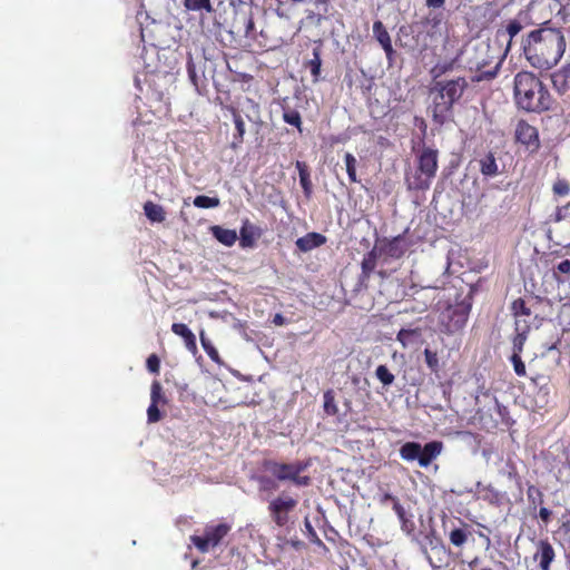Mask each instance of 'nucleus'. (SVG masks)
Instances as JSON below:
<instances>
[{
    "instance_id": "nucleus-1",
    "label": "nucleus",
    "mask_w": 570,
    "mask_h": 570,
    "mask_svg": "<svg viewBox=\"0 0 570 570\" xmlns=\"http://www.w3.org/2000/svg\"><path fill=\"white\" fill-rule=\"evenodd\" d=\"M566 47L560 29L541 27L528 35L523 41V53L533 68L549 70L560 61Z\"/></svg>"
},
{
    "instance_id": "nucleus-2",
    "label": "nucleus",
    "mask_w": 570,
    "mask_h": 570,
    "mask_svg": "<svg viewBox=\"0 0 570 570\" xmlns=\"http://www.w3.org/2000/svg\"><path fill=\"white\" fill-rule=\"evenodd\" d=\"M514 101L519 109L541 114L552 109L554 102L544 83L530 71H520L513 81Z\"/></svg>"
},
{
    "instance_id": "nucleus-3",
    "label": "nucleus",
    "mask_w": 570,
    "mask_h": 570,
    "mask_svg": "<svg viewBox=\"0 0 570 570\" xmlns=\"http://www.w3.org/2000/svg\"><path fill=\"white\" fill-rule=\"evenodd\" d=\"M468 81L464 77L434 81L430 89L432 120L442 126L453 117V107L462 98Z\"/></svg>"
},
{
    "instance_id": "nucleus-4",
    "label": "nucleus",
    "mask_w": 570,
    "mask_h": 570,
    "mask_svg": "<svg viewBox=\"0 0 570 570\" xmlns=\"http://www.w3.org/2000/svg\"><path fill=\"white\" fill-rule=\"evenodd\" d=\"M311 466V459L294 462H278L275 460H264L263 468L273 478L262 476L259 479L261 489L276 490L278 482H291L295 487H308L312 483L309 475L303 474Z\"/></svg>"
},
{
    "instance_id": "nucleus-5",
    "label": "nucleus",
    "mask_w": 570,
    "mask_h": 570,
    "mask_svg": "<svg viewBox=\"0 0 570 570\" xmlns=\"http://www.w3.org/2000/svg\"><path fill=\"white\" fill-rule=\"evenodd\" d=\"M503 56L487 41H479L466 49V66L474 72L472 81H490L500 70Z\"/></svg>"
},
{
    "instance_id": "nucleus-6",
    "label": "nucleus",
    "mask_w": 570,
    "mask_h": 570,
    "mask_svg": "<svg viewBox=\"0 0 570 570\" xmlns=\"http://www.w3.org/2000/svg\"><path fill=\"white\" fill-rule=\"evenodd\" d=\"M439 168V150L424 146L416 153L413 171L405 174L409 190L424 191L431 187Z\"/></svg>"
},
{
    "instance_id": "nucleus-7",
    "label": "nucleus",
    "mask_w": 570,
    "mask_h": 570,
    "mask_svg": "<svg viewBox=\"0 0 570 570\" xmlns=\"http://www.w3.org/2000/svg\"><path fill=\"white\" fill-rule=\"evenodd\" d=\"M441 441H431L421 445L417 442H406L400 448V456L404 461H417L421 468H428L443 451Z\"/></svg>"
},
{
    "instance_id": "nucleus-8",
    "label": "nucleus",
    "mask_w": 570,
    "mask_h": 570,
    "mask_svg": "<svg viewBox=\"0 0 570 570\" xmlns=\"http://www.w3.org/2000/svg\"><path fill=\"white\" fill-rule=\"evenodd\" d=\"M470 311L471 304L465 301L448 305L438 318L440 331L445 334L460 332L468 322Z\"/></svg>"
},
{
    "instance_id": "nucleus-9",
    "label": "nucleus",
    "mask_w": 570,
    "mask_h": 570,
    "mask_svg": "<svg viewBox=\"0 0 570 570\" xmlns=\"http://www.w3.org/2000/svg\"><path fill=\"white\" fill-rule=\"evenodd\" d=\"M298 505V499L283 491L269 500L267 511L271 520L279 528L287 527L291 515Z\"/></svg>"
},
{
    "instance_id": "nucleus-10",
    "label": "nucleus",
    "mask_w": 570,
    "mask_h": 570,
    "mask_svg": "<svg viewBox=\"0 0 570 570\" xmlns=\"http://www.w3.org/2000/svg\"><path fill=\"white\" fill-rule=\"evenodd\" d=\"M230 530L232 527L228 523H209L205 525L202 535L194 534L190 537V541L200 553H206L220 544Z\"/></svg>"
},
{
    "instance_id": "nucleus-11",
    "label": "nucleus",
    "mask_w": 570,
    "mask_h": 570,
    "mask_svg": "<svg viewBox=\"0 0 570 570\" xmlns=\"http://www.w3.org/2000/svg\"><path fill=\"white\" fill-rule=\"evenodd\" d=\"M515 141L525 147V149L533 154L540 149V138L537 127L530 125L527 120H519L514 130Z\"/></svg>"
},
{
    "instance_id": "nucleus-12",
    "label": "nucleus",
    "mask_w": 570,
    "mask_h": 570,
    "mask_svg": "<svg viewBox=\"0 0 570 570\" xmlns=\"http://www.w3.org/2000/svg\"><path fill=\"white\" fill-rule=\"evenodd\" d=\"M556 559V551L548 539H540L535 543L533 560L539 563L540 570H551V564Z\"/></svg>"
},
{
    "instance_id": "nucleus-13",
    "label": "nucleus",
    "mask_w": 570,
    "mask_h": 570,
    "mask_svg": "<svg viewBox=\"0 0 570 570\" xmlns=\"http://www.w3.org/2000/svg\"><path fill=\"white\" fill-rule=\"evenodd\" d=\"M263 230L252 224L248 218L243 220L239 230V245L243 248H253L256 244V239L259 238Z\"/></svg>"
},
{
    "instance_id": "nucleus-14",
    "label": "nucleus",
    "mask_w": 570,
    "mask_h": 570,
    "mask_svg": "<svg viewBox=\"0 0 570 570\" xmlns=\"http://www.w3.org/2000/svg\"><path fill=\"white\" fill-rule=\"evenodd\" d=\"M326 240L327 239L324 235L316 232H311L303 237L297 238L295 245L301 252L306 253L314 248L321 247L326 243Z\"/></svg>"
},
{
    "instance_id": "nucleus-15",
    "label": "nucleus",
    "mask_w": 570,
    "mask_h": 570,
    "mask_svg": "<svg viewBox=\"0 0 570 570\" xmlns=\"http://www.w3.org/2000/svg\"><path fill=\"white\" fill-rule=\"evenodd\" d=\"M554 90L564 95L570 89V65L563 66L551 75Z\"/></svg>"
},
{
    "instance_id": "nucleus-16",
    "label": "nucleus",
    "mask_w": 570,
    "mask_h": 570,
    "mask_svg": "<svg viewBox=\"0 0 570 570\" xmlns=\"http://www.w3.org/2000/svg\"><path fill=\"white\" fill-rule=\"evenodd\" d=\"M171 331L174 334L180 336L184 340L186 348L191 353L196 354L198 352L197 342L195 334L188 328V326L184 323H174L171 325Z\"/></svg>"
},
{
    "instance_id": "nucleus-17",
    "label": "nucleus",
    "mask_w": 570,
    "mask_h": 570,
    "mask_svg": "<svg viewBox=\"0 0 570 570\" xmlns=\"http://www.w3.org/2000/svg\"><path fill=\"white\" fill-rule=\"evenodd\" d=\"M373 33L375 39L379 41V43L385 51L387 58H391V56L394 53V50L392 47L390 33L382 21L377 20L373 23Z\"/></svg>"
},
{
    "instance_id": "nucleus-18",
    "label": "nucleus",
    "mask_w": 570,
    "mask_h": 570,
    "mask_svg": "<svg viewBox=\"0 0 570 570\" xmlns=\"http://www.w3.org/2000/svg\"><path fill=\"white\" fill-rule=\"evenodd\" d=\"M295 167L298 171L299 184L302 186L304 196L309 199L313 194V183L311 179L309 167L305 161L297 160Z\"/></svg>"
},
{
    "instance_id": "nucleus-19",
    "label": "nucleus",
    "mask_w": 570,
    "mask_h": 570,
    "mask_svg": "<svg viewBox=\"0 0 570 570\" xmlns=\"http://www.w3.org/2000/svg\"><path fill=\"white\" fill-rule=\"evenodd\" d=\"M530 330H531L530 318H528V317L514 318V332H515V334L512 337V344L524 345L527 340H528V335L530 333Z\"/></svg>"
},
{
    "instance_id": "nucleus-20",
    "label": "nucleus",
    "mask_w": 570,
    "mask_h": 570,
    "mask_svg": "<svg viewBox=\"0 0 570 570\" xmlns=\"http://www.w3.org/2000/svg\"><path fill=\"white\" fill-rule=\"evenodd\" d=\"M478 163L483 176L494 177L500 173L497 158L492 151L487 153Z\"/></svg>"
},
{
    "instance_id": "nucleus-21",
    "label": "nucleus",
    "mask_w": 570,
    "mask_h": 570,
    "mask_svg": "<svg viewBox=\"0 0 570 570\" xmlns=\"http://www.w3.org/2000/svg\"><path fill=\"white\" fill-rule=\"evenodd\" d=\"M210 233L220 244L225 246H233L238 238L236 230L224 228L219 225L212 226Z\"/></svg>"
},
{
    "instance_id": "nucleus-22",
    "label": "nucleus",
    "mask_w": 570,
    "mask_h": 570,
    "mask_svg": "<svg viewBox=\"0 0 570 570\" xmlns=\"http://www.w3.org/2000/svg\"><path fill=\"white\" fill-rule=\"evenodd\" d=\"M461 524L462 527L453 528L448 534L451 544L454 547L464 546L471 535V532L469 531L470 525L463 521H461Z\"/></svg>"
},
{
    "instance_id": "nucleus-23",
    "label": "nucleus",
    "mask_w": 570,
    "mask_h": 570,
    "mask_svg": "<svg viewBox=\"0 0 570 570\" xmlns=\"http://www.w3.org/2000/svg\"><path fill=\"white\" fill-rule=\"evenodd\" d=\"M144 212L146 217L154 223H163L166 219L165 209L158 205L148 200L144 204Z\"/></svg>"
},
{
    "instance_id": "nucleus-24",
    "label": "nucleus",
    "mask_w": 570,
    "mask_h": 570,
    "mask_svg": "<svg viewBox=\"0 0 570 570\" xmlns=\"http://www.w3.org/2000/svg\"><path fill=\"white\" fill-rule=\"evenodd\" d=\"M405 250L406 248L403 244L402 236H396L392 238L384 246L385 255H387L391 258H401L404 255Z\"/></svg>"
},
{
    "instance_id": "nucleus-25",
    "label": "nucleus",
    "mask_w": 570,
    "mask_h": 570,
    "mask_svg": "<svg viewBox=\"0 0 570 570\" xmlns=\"http://www.w3.org/2000/svg\"><path fill=\"white\" fill-rule=\"evenodd\" d=\"M523 347L524 345H520V344H512V355L510 357V361L513 365V370H514V373L518 375V376H525L527 375V370H525V365L521 358V354L523 352Z\"/></svg>"
},
{
    "instance_id": "nucleus-26",
    "label": "nucleus",
    "mask_w": 570,
    "mask_h": 570,
    "mask_svg": "<svg viewBox=\"0 0 570 570\" xmlns=\"http://www.w3.org/2000/svg\"><path fill=\"white\" fill-rule=\"evenodd\" d=\"M306 68L309 69L311 75L313 77V81L317 82L321 78V67H322V59H321V48L316 47L313 49V58L309 59L304 63Z\"/></svg>"
},
{
    "instance_id": "nucleus-27",
    "label": "nucleus",
    "mask_w": 570,
    "mask_h": 570,
    "mask_svg": "<svg viewBox=\"0 0 570 570\" xmlns=\"http://www.w3.org/2000/svg\"><path fill=\"white\" fill-rule=\"evenodd\" d=\"M376 261H377V254H376L375 249L370 250L363 257L362 263H361V268H362L361 277H362V279H368L370 278L372 272L376 267Z\"/></svg>"
},
{
    "instance_id": "nucleus-28",
    "label": "nucleus",
    "mask_w": 570,
    "mask_h": 570,
    "mask_svg": "<svg viewBox=\"0 0 570 570\" xmlns=\"http://www.w3.org/2000/svg\"><path fill=\"white\" fill-rule=\"evenodd\" d=\"M199 338H200V344H202L204 351L206 352V354L208 355V357L214 363L220 365L223 363L220 355H219L217 348L210 342V340L206 336L204 331H200Z\"/></svg>"
},
{
    "instance_id": "nucleus-29",
    "label": "nucleus",
    "mask_w": 570,
    "mask_h": 570,
    "mask_svg": "<svg viewBox=\"0 0 570 570\" xmlns=\"http://www.w3.org/2000/svg\"><path fill=\"white\" fill-rule=\"evenodd\" d=\"M393 510L401 522L402 530L407 533L412 532L414 529V523L411 518H409L404 507L400 502H395Z\"/></svg>"
},
{
    "instance_id": "nucleus-30",
    "label": "nucleus",
    "mask_w": 570,
    "mask_h": 570,
    "mask_svg": "<svg viewBox=\"0 0 570 570\" xmlns=\"http://www.w3.org/2000/svg\"><path fill=\"white\" fill-rule=\"evenodd\" d=\"M527 497L529 501V505L532 509H537L538 507H542L544 503V494L543 492L535 485L531 484L527 489Z\"/></svg>"
},
{
    "instance_id": "nucleus-31",
    "label": "nucleus",
    "mask_w": 570,
    "mask_h": 570,
    "mask_svg": "<svg viewBox=\"0 0 570 570\" xmlns=\"http://www.w3.org/2000/svg\"><path fill=\"white\" fill-rule=\"evenodd\" d=\"M283 120L288 124V125H292L294 127H296L298 129L299 132H302V117H301V114L294 109V108H291V107H284L283 108Z\"/></svg>"
},
{
    "instance_id": "nucleus-32",
    "label": "nucleus",
    "mask_w": 570,
    "mask_h": 570,
    "mask_svg": "<svg viewBox=\"0 0 570 570\" xmlns=\"http://www.w3.org/2000/svg\"><path fill=\"white\" fill-rule=\"evenodd\" d=\"M511 312L514 318L528 317L531 318V309L527 306L523 298H517L511 304Z\"/></svg>"
},
{
    "instance_id": "nucleus-33",
    "label": "nucleus",
    "mask_w": 570,
    "mask_h": 570,
    "mask_svg": "<svg viewBox=\"0 0 570 570\" xmlns=\"http://www.w3.org/2000/svg\"><path fill=\"white\" fill-rule=\"evenodd\" d=\"M184 6L191 11L205 10L208 13L214 11L210 0H184Z\"/></svg>"
},
{
    "instance_id": "nucleus-34",
    "label": "nucleus",
    "mask_w": 570,
    "mask_h": 570,
    "mask_svg": "<svg viewBox=\"0 0 570 570\" xmlns=\"http://www.w3.org/2000/svg\"><path fill=\"white\" fill-rule=\"evenodd\" d=\"M344 161L346 166V173L348 175L351 183H357V176H356V166L357 161L353 154L346 153L344 155Z\"/></svg>"
},
{
    "instance_id": "nucleus-35",
    "label": "nucleus",
    "mask_w": 570,
    "mask_h": 570,
    "mask_svg": "<svg viewBox=\"0 0 570 570\" xmlns=\"http://www.w3.org/2000/svg\"><path fill=\"white\" fill-rule=\"evenodd\" d=\"M219 204L220 200L218 197L198 195L194 198V205L198 208H215L218 207Z\"/></svg>"
},
{
    "instance_id": "nucleus-36",
    "label": "nucleus",
    "mask_w": 570,
    "mask_h": 570,
    "mask_svg": "<svg viewBox=\"0 0 570 570\" xmlns=\"http://www.w3.org/2000/svg\"><path fill=\"white\" fill-rule=\"evenodd\" d=\"M375 376L384 386L391 385L395 380L394 374L383 364L376 367Z\"/></svg>"
},
{
    "instance_id": "nucleus-37",
    "label": "nucleus",
    "mask_w": 570,
    "mask_h": 570,
    "mask_svg": "<svg viewBox=\"0 0 570 570\" xmlns=\"http://www.w3.org/2000/svg\"><path fill=\"white\" fill-rule=\"evenodd\" d=\"M150 402L156 404H166L167 397L164 394L163 386L158 381H154L150 387Z\"/></svg>"
},
{
    "instance_id": "nucleus-38",
    "label": "nucleus",
    "mask_w": 570,
    "mask_h": 570,
    "mask_svg": "<svg viewBox=\"0 0 570 570\" xmlns=\"http://www.w3.org/2000/svg\"><path fill=\"white\" fill-rule=\"evenodd\" d=\"M424 358H425V363H426L428 367L431 370V372L438 373L439 367H440L438 353L430 348H425L424 350Z\"/></svg>"
},
{
    "instance_id": "nucleus-39",
    "label": "nucleus",
    "mask_w": 570,
    "mask_h": 570,
    "mask_svg": "<svg viewBox=\"0 0 570 570\" xmlns=\"http://www.w3.org/2000/svg\"><path fill=\"white\" fill-rule=\"evenodd\" d=\"M233 120L236 128V135L235 138L238 139L239 142L243 141L244 135H245V122L239 112L236 110H233Z\"/></svg>"
},
{
    "instance_id": "nucleus-40",
    "label": "nucleus",
    "mask_w": 570,
    "mask_h": 570,
    "mask_svg": "<svg viewBox=\"0 0 570 570\" xmlns=\"http://www.w3.org/2000/svg\"><path fill=\"white\" fill-rule=\"evenodd\" d=\"M324 410L327 414L335 415L337 413V406L332 390L324 393Z\"/></svg>"
},
{
    "instance_id": "nucleus-41",
    "label": "nucleus",
    "mask_w": 570,
    "mask_h": 570,
    "mask_svg": "<svg viewBox=\"0 0 570 570\" xmlns=\"http://www.w3.org/2000/svg\"><path fill=\"white\" fill-rule=\"evenodd\" d=\"M552 191L557 196H567L570 193V185L566 179H557L553 183Z\"/></svg>"
},
{
    "instance_id": "nucleus-42",
    "label": "nucleus",
    "mask_w": 570,
    "mask_h": 570,
    "mask_svg": "<svg viewBox=\"0 0 570 570\" xmlns=\"http://www.w3.org/2000/svg\"><path fill=\"white\" fill-rule=\"evenodd\" d=\"M522 24L518 20H511L507 24L505 32L509 36L508 48L510 47L512 39L522 30Z\"/></svg>"
},
{
    "instance_id": "nucleus-43",
    "label": "nucleus",
    "mask_w": 570,
    "mask_h": 570,
    "mask_svg": "<svg viewBox=\"0 0 570 570\" xmlns=\"http://www.w3.org/2000/svg\"><path fill=\"white\" fill-rule=\"evenodd\" d=\"M159 404L151 403L147 409V421L148 423H157L163 419V414L159 410Z\"/></svg>"
},
{
    "instance_id": "nucleus-44",
    "label": "nucleus",
    "mask_w": 570,
    "mask_h": 570,
    "mask_svg": "<svg viewBox=\"0 0 570 570\" xmlns=\"http://www.w3.org/2000/svg\"><path fill=\"white\" fill-rule=\"evenodd\" d=\"M147 370L150 373L158 374L160 370V360L156 354H150L146 361Z\"/></svg>"
},
{
    "instance_id": "nucleus-45",
    "label": "nucleus",
    "mask_w": 570,
    "mask_h": 570,
    "mask_svg": "<svg viewBox=\"0 0 570 570\" xmlns=\"http://www.w3.org/2000/svg\"><path fill=\"white\" fill-rule=\"evenodd\" d=\"M560 530L564 533H570V510H566L561 515Z\"/></svg>"
},
{
    "instance_id": "nucleus-46",
    "label": "nucleus",
    "mask_w": 570,
    "mask_h": 570,
    "mask_svg": "<svg viewBox=\"0 0 570 570\" xmlns=\"http://www.w3.org/2000/svg\"><path fill=\"white\" fill-rule=\"evenodd\" d=\"M539 518L544 525H548L552 518V511L546 507H540Z\"/></svg>"
},
{
    "instance_id": "nucleus-47",
    "label": "nucleus",
    "mask_w": 570,
    "mask_h": 570,
    "mask_svg": "<svg viewBox=\"0 0 570 570\" xmlns=\"http://www.w3.org/2000/svg\"><path fill=\"white\" fill-rule=\"evenodd\" d=\"M284 546H289L295 550H302L305 547V543L298 538L286 540Z\"/></svg>"
},
{
    "instance_id": "nucleus-48",
    "label": "nucleus",
    "mask_w": 570,
    "mask_h": 570,
    "mask_svg": "<svg viewBox=\"0 0 570 570\" xmlns=\"http://www.w3.org/2000/svg\"><path fill=\"white\" fill-rule=\"evenodd\" d=\"M557 271L562 274L570 275V259H564L560 262L557 266Z\"/></svg>"
},
{
    "instance_id": "nucleus-49",
    "label": "nucleus",
    "mask_w": 570,
    "mask_h": 570,
    "mask_svg": "<svg viewBox=\"0 0 570 570\" xmlns=\"http://www.w3.org/2000/svg\"><path fill=\"white\" fill-rule=\"evenodd\" d=\"M187 71H188L189 78L196 85L197 76H196L195 66H194L191 60H189L188 63H187Z\"/></svg>"
},
{
    "instance_id": "nucleus-50",
    "label": "nucleus",
    "mask_w": 570,
    "mask_h": 570,
    "mask_svg": "<svg viewBox=\"0 0 570 570\" xmlns=\"http://www.w3.org/2000/svg\"><path fill=\"white\" fill-rule=\"evenodd\" d=\"M389 501H391L393 505L395 504V502H400L399 499L391 493H384L380 499V502L382 504H385Z\"/></svg>"
},
{
    "instance_id": "nucleus-51",
    "label": "nucleus",
    "mask_w": 570,
    "mask_h": 570,
    "mask_svg": "<svg viewBox=\"0 0 570 570\" xmlns=\"http://www.w3.org/2000/svg\"><path fill=\"white\" fill-rule=\"evenodd\" d=\"M445 3V0H426V6L429 8L439 9L442 8Z\"/></svg>"
},
{
    "instance_id": "nucleus-52",
    "label": "nucleus",
    "mask_w": 570,
    "mask_h": 570,
    "mask_svg": "<svg viewBox=\"0 0 570 570\" xmlns=\"http://www.w3.org/2000/svg\"><path fill=\"white\" fill-rule=\"evenodd\" d=\"M273 323H274L276 326H283V325H285L287 322H286V318H285L282 314L277 313V314H275V315H274V317H273Z\"/></svg>"
},
{
    "instance_id": "nucleus-53",
    "label": "nucleus",
    "mask_w": 570,
    "mask_h": 570,
    "mask_svg": "<svg viewBox=\"0 0 570 570\" xmlns=\"http://www.w3.org/2000/svg\"><path fill=\"white\" fill-rule=\"evenodd\" d=\"M254 20L252 17H248L247 18V21H246V29H245V35L246 36H249L253 31H254Z\"/></svg>"
},
{
    "instance_id": "nucleus-54",
    "label": "nucleus",
    "mask_w": 570,
    "mask_h": 570,
    "mask_svg": "<svg viewBox=\"0 0 570 570\" xmlns=\"http://www.w3.org/2000/svg\"><path fill=\"white\" fill-rule=\"evenodd\" d=\"M441 20H442V16L439 13V14L433 16L431 19H429V22L432 23L433 28H435L441 23Z\"/></svg>"
},
{
    "instance_id": "nucleus-55",
    "label": "nucleus",
    "mask_w": 570,
    "mask_h": 570,
    "mask_svg": "<svg viewBox=\"0 0 570 570\" xmlns=\"http://www.w3.org/2000/svg\"><path fill=\"white\" fill-rule=\"evenodd\" d=\"M305 525H306V528H307V531H309V533H311L314 538H316L317 542H318V543H322V541L318 539V537H317L316 532L314 531V529H313V527L311 525V523H309V521H308V520H305Z\"/></svg>"
},
{
    "instance_id": "nucleus-56",
    "label": "nucleus",
    "mask_w": 570,
    "mask_h": 570,
    "mask_svg": "<svg viewBox=\"0 0 570 570\" xmlns=\"http://www.w3.org/2000/svg\"><path fill=\"white\" fill-rule=\"evenodd\" d=\"M487 491H489L495 500H499L500 493L497 490H494L492 487H488Z\"/></svg>"
},
{
    "instance_id": "nucleus-57",
    "label": "nucleus",
    "mask_w": 570,
    "mask_h": 570,
    "mask_svg": "<svg viewBox=\"0 0 570 570\" xmlns=\"http://www.w3.org/2000/svg\"><path fill=\"white\" fill-rule=\"evenodd\" d=\"M478 561H479V558H478V557H475L473 560H471V561L469 562V567H470V568H474V567L478 564Z\"/></svg>"
},
{
    "instance_id": "nucleus-58",
    "label": "nucleus",
    "mask_w": 570,
    "mask_h": 570,
    "mask_svg": "<svg viewBox=\"0 0 570 570\" xmlns=\"http://www.w3.org/2000/svg\"><path fill=\"white\" fill-rule=\"evenodd\" d=\"M456 434L458 435H462V436H464V435H472L471 432H466V431H458Z\"/></svg>"
},
{
    "instance_id": "nucleus-59",
    "label": "nucleus",
    "mask_w": 570,
    "mask_h": 570,
    "mask_svg": "<svg viewBox=\"0 0 570 570\" xmlns=\"http://www.w3.org/2000/svg\"><path fill=\"white\" fill-rule=\"evenodd\" d=\"M562 218L561 216V208L558 209L557 212V220H560Z\"/></svg>"
},
{
    "instance_id": "nucleus-60",
    "label": "nucleus",
    "mask_w": 570,
    "mask_h": 570,
    "mask_svg": "<svg viewBox=\"0 0 570 570\" xmlns=\"http://www.w3.org/2000/svg\"><path fill=\"white\" fill-rule=\"evenodd\" d=\"M480 535H481V537H483V534H482V533H480ZM484 538H485V540H487L488 542H490V538H489V537L484 535Z\"/></svg>"
},
{
    "instance_id": "nucleus-61",
    "label": "nucleus",
    "mask_w": 570,
    "mask_h": 570,
    "mask_svg": "<svg viewBox=\"0 0 570 570\" xmlns=\"http://www.w3.org/2000/svg\"><path fill=\"white\" fill-rule=\"evenodd\" d=\"M557 281H558V283L564 282L563 279H560L559 277H557Z\"/></svg>"
},
{
    "instance_id": "nucleus-62",
    "label": "nucleus",
    "mask_w": 570,
    "mask_h": 570,
    "mask_svg": "<svg viewBox=\"0 0 570 570\" xmlns=\"http://www.w3.org/2000/svg\"><path fill=\"white\" fill-rule=\"evenodd\" d=\"M569 207H570V203H568V205L564 208H569Z\"/></svg>"
},
{
    "instance_id": "nucleus-63",
    "label": "nucleus",
    "mask_w": 570,
    "mask_h": 570,
    "mask_svg": "<svg viewBox=\"0 0 570 570\" xmlns=\"http://www.w3.org/2000/svg\"><path fill=\"white\" fill-rule=\"evenodd\" d=\"M482 570H491V568H483Z\"/></svg>"
}]
</instances>
